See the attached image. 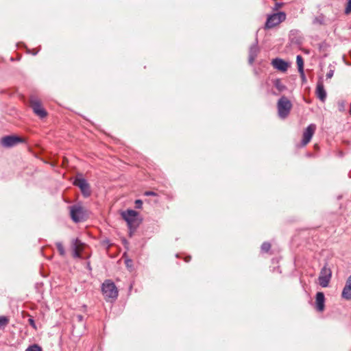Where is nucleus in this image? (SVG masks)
<instances>
[{"mask_svg": "<svg viewBox=\"0 0 351 351\" xmlns=\"http://www.w3.org/2000/svg\"><path fill=\"white\" fill-rule=\"evenodd\" d=\"M274 85L280 92H282L287 88V87L281 82L280 79H276L274 81Z\"/></svg>", "mask_w": 351, "mask_h": 351, "instance_id": "17", "label": "nucleus"}, {"mask_svg": "<svg viewBox=\"0 0 351 351\" xmlns=\"http://www.w3.org/2000/svg\"><path fill=\"white\" fill-rule=\"evenodd\" d=\"M122 218L127 222L128 226L130 231V236L132 232L136 230L139 226L138 213L134 210L128 209L121 212Z\"/></svg>", "mask_w": 351, "mask_h": 351, "instance_id": "1", "label": "nucleus"}, {"mask_svg": "<svg viewBox=\"0 0 351 351\" xmlns=\"http://www.w3.org/2000/svg\"><path fill=\"white\" fill-rule=\"evenodd\" d=\"M325 297L322 292H317L315 297L316 309L319 312H322L325 308Z\"/></svg>", "mask_w": 351, "mask_h": 351, "instance_id": "12", "label": "nucleus"}, {"mask_svg": "<svg viewBox=\"0 0 351 351\" xmlns=\"http://www.w3.org/2000/svg\"><path fill=\"white\" fill-rule=\"evenodd\" d=\"M259 52V48L257 45V43H255L252 45L249 51V63L250 64H252L254 61L255 60L256 58L258 56V53Z\"/></svg>", "mask_w": 351, "mask_h": 351, "instance_id": "15", "label": "nucleus"}, {"mask_svg": "<svg viewBox=\"0 0 351 351\" xmlns=\"http://www.w3.org/2000/svg\"><path fill=\"white\" fill-rule=\"evenodd\" d=\"M333 74H334V71H333V70H330V71L326 73V78H327V79H330V78L333 76Z\"/></svg>", "mask_w": 351, "mask_h": 351, "instance_id": "29", "label": "nucleus"}, {"mask_svg": "<svg viewBox=\"0 0 351 351\" xmlns=\"http://www.w3.org/2000/svg\"><path fill=\"white\" fill-rule=\"evenodd\" d=\"M271 248V245L268 242H264L261 245V250L264 252H267Z\"/></svg>", "mask_w": 351, "mask_h": 351, "instance_id": "24", "label": "nucleus"}, {"mask_svg": "<svg viewBox=\"0 0 351 351\" xmlns=\"http://www.w3.org/2000/svg\"><path fill=\"white\" fill-rule=\"evenodd\" d=\"M73 184L80 189V191L84 197H88L90 195L91 191L90 185L84 178L81 176H77L73 182Z\"/></svg>", "mask_w": 351, "mask_h": 351, "instance_id": "7", "label": "nucleus"}, {"mask_svg": "<svg viewBox=\"0 0 351 351\" xmlns=\"http://www.w3.org/2000/svg\"><path fill=\"white\" fill-rule=\"evenodd\" d=\"M301 75L302 77V79H305L304 75Z\"/></svg>", "mask_w": 351, "mask_h": 351, "instance_id": "34", "label": "nucleus"}, {"mask_svg": "<svg viewBox=\"0 0 351 351\" xmlns=\"http://www.w3.org/2000/svg\"><path fill=\"white\" fill-rule=\"evenodd\" d=\"M69 210L71 218L74 222L78 223L85 220L86 210L81 204H74L69 207Z\"/></svg>", "mask_w": 351, "mask_h": 351, "instance_id": "4", "label": "nucleus"}, {"mask_svg": "<svg viewBox=\"0 0 351 351\" xmlns=\"http://www.w3.org/2000/svg\"><path fill=\"white\" fill-rule=\"evenodd\" d=\"M341 297L347 300H351V275L348 278L341 293Z\"/></svg>", "mask_w": 351, "mask_h": 351, "instance_id": "14", "label": "nucleus"}, {"mask_svg": "<svg viewBox=\"0 0 351 351\" xmlns=\"http://www.w3.org/2000/svg\"><path fill=\"white\" fill-rule=\"evenodd\" d=\"M75 318L79 322H82L84 320V317L82 315H77Z\"/></svg>", "mask_w": 351, "mask_h": 351, "instance_id": "31", "label": "nucleus"}, {"mask_svg": "<svg viewBox=\"0 0 351 351\" xmlns=\"http://www.w3.org/2000/svg\"><path fill=\"white\" fill-rule=\"evenodd\" d=\"M286 19V14L284 12H278L267 16L265 28L271 29L279 25Z\"/></svg>", "mask_w": 351, "mask_h": 351, "instance_id": "5", "label": "nucleus"}, {"mask_svg": "<svg viewBox=\"0 0 351 351\" xmlns=\"http://www.w3.org/2000/svg\"><path fill=\"white\" fill-rule=\"evenodd\" d=\"M101 291L106 299L116 300L118 296V290L114 283L110 280H106L102 284Z\"/></svg>", "mask_w": 351, "mask_h": 351, "instance_id": "3", "label": "nucleus"}, {"mask_svg": "<svg viewBox=\"0 0 351 351\" xmlns=\"http://www.w3.org/2000/svg\"><path fill=\"white\" fill-rule=\"evenodd\" d=\"M82 243L79 239H76L73 240L72 243L73 250H75V249L82 250Z\"/></svg>", "mask_w": 351, "mask_h": 351, "instance_id": "19", "label": "nucleus"}, {"mask_svg": "<svg viewBox=\"0 0 351 351\" xmlns=\"http://www.w3.org/2000/svg\"><path fill=\"white\" fill-rule=\"evenodd\" d=\"M28 322L32 328H34V329H36V326L35 322L33 318H32V317L29 318Z\"/></svg>", "mask_w": 351, "mask_h": 351, "instance_id": "26", "label": "nucleus"}, {"mask_svg": "<svg viewBox=\"0 0 351 351\" xmlns=\"http://www.w3.org/2000/svg\"><path fill=\"white\" fill-rule=\"evenodd\" d=\"M337 107H338V110L340 112H345L346 110V103L344 101L341 100V101H339L338 103H337Z\"/></svg>", "mask_w": 351, "mask_h": 351, "instance_id": "22", "label": "nucleus"}, {"mask_svg": "<svg viewBox=\"0 0 351 351\" xmlns=\"http://www.w3.org/2000/svg\"><path fill=\"white\" fill-rule=\"evenodd\" d=\"M25 351H43L42 348L37 344L29 346Z\"/></svg>", "mask_w": 351, "mask_h": 351, "instance_id": "21", "label": "nucleus"}, {"mask_svg": "<svg viewBox=\"0 0 351 351\" xmlns=\"http://www.w3.org/2000/svg\"><path fill=\"white\" fill-rule=\"evenodd\" d=\"M129 262H130V261H126V264H127V265H130V263H129Z\"/></svg>", "mask_w": 351, "mask_h": 351, "instance_id": "33", "label": "nucleus"}, {"mask_svg": "<svg viewBox=\"0 0 351 351\" xmlns=\"http://www.w3.org/2000/svg\"><path fill=\"white\" fill-rule=\"evenodd\" d=\"M324 21H325V16L322 14H321L319 16H317L316 17H315L313 23L315 25H324Z\"/></svg>", "mask_w": 351, "mask_h": 351, "instance_id": "18", "label": "nucleus"}, {"mask_svg": "<svg viewBox=\"0 0 351 351\" xmlns=\"http://www.w3.org/2000/svg\"><path fill=\"white\" fill-rule=\"evenodd\" d=\"M272 66L277 70L285 72L287 70L288 63L280 58H275L271 62Z\"/></svg>", "mask_w": 351, "mask_h": 351, "instance_id": "13", "label": "nucleus"}, {"mask_svg": "<svg viewBox=\"0 0 351 351\" xmlns=\"http://www.w3.org/2000/svg\"><path fill=\"white\" fill-rule=\"evenodd\" d=\"M145 195H147V196H154L156 195V193L154 192V191H146L145 193Z\"/></svg>", "mask_w": 351, "mask_h": 351, "instance_id": "30", "label": "nucleus"}, {"mask_svg": "<svg viewBox=\"0 0 351 351\" xmlns=\"http://www.w3.org/2000/svg\"><path fill=\"white\" fill-rule=\"evenodd\" d=\"M37 53H38V52H37V51H36V52H35V53H34L33 54H34V55H36V54H37Z\"/></svg>", "mask_w": 351, "mask_h": 351, "instance_id": "35", "label": "nucleus"}, {"mask_svg": "<svg viewBox=\"0 0 351 351\" xmlns=\"http://www.w3.org/2000/svg\"><path fill=\"white\" fill-rule=\"evenodd\" d=\"M29 102L34 112L40 118H45L47 115V111L43 108L40 101L38 98L32 96Z\"/></svg>", "mask_w": 351, "mask_h": 351, "instance_id": "6", "label": "nucleus"}, {"mask_svg": "<svg viewBox=\"0 0 351 351\" xmlns=\"http://www.w3.org/2000/svg\"><path fill=\"white\" fill-rule=\"evenodd\" d=\"M315 94L317 97L320 101H322V102H324L326 101L327 94L324 88L323 80L322 79L319 80L318 82H317Z\"/></svg>", "mask_w": 351, "mask_h": 351, "instance_id": "11", "label": "nucleus"}, {"mask_svg": "<svg viewBox=\"0 0 351 351\" xmlns=\"http://www.w3.org/2000/svg\"><path fill=\"white\" fill-rule=\"evenodd\" d=\"M129 262H130V261H126V264H127V265H130V263H129Z\"/></svg>", "mask_w": 351, "mask_h": 351, "instance_id": "32", "label": "nucleus"}, {"mask_svg": "<svg viewBox=\"0 0 351 351\" xmlns=\"http://www.w3.org/2000/svg\"><path fill=\"white\" fill-rule=\"evenodd\" d=\"M136 208H141L143 205V202L141 199H136L135 201Z\"/></svg>", "mask_w": 351, "mask_h": 351, "instance_id": "27", "label": "nucleus"}, {"mask_svg": "<svg viewBox=\"0 0 351 351\" xmlns=\"http://www.w3.org/2000/svg\"><path fill=\"white\" fill-rule=\"evenodd\" d=\"M80 252H81V250H76L75 249V250H73V256L75 258L80 257Z\"/></svg>", "mask_w": 351, "mask_h": 351, "instance_id": "28", "label": "nucleus"}, {"mask_svg": "<svg viewBox=\"0 0 351 351\" xmlns=\"http://www.w3.org/2000/svg\"><path fill=\"white\" fill-rule=\"evenodd\" d=\"M345 14H351V0H348V4L345 9Z\"/></svg>", "mask_w": 351, "mask_h": 351, "instance_id": "25", "label": "nucleus"}, {"mask_svg": "<svg viewBox=\"0 0 351 351\" xmlns=\"http://www.w3.org/2000/svg\"><path fill=\"white\" fill-rule=\"evenodd\" d=\"M316 130V125L313 123L310 124L304 131L302 143L303 145H306L311 140L315 131Z\"/></svg>", "mask_w": 351, "mask_h": 351, "instance_id": "10", "label": "nucleus"}, {"mask_svg": "<svg viewBox=\"0 0 351 351\" xmlns=\"http://www.w3.org/2000/svg\"><path fill=\"white\" fill-rule=\"evenodd\" d=\"M332 272L327 265H324L321 269L319 276V283L322 287H327L331 278Z\"/></svg>", "mask_w": 351, "mask_h": 351, "instance_id": "8", "label": "nucleus"}, {"mask_svg": "<svg viewBox=\"0 0 351 351\" xmlns=\"http://www.w3.org/2000/svg\"><path fill=\"white\" fill-rule=\"evenodd\" d=\"M8 322L9 320L6 317L0 316V328L5 326L8 324Z\"/></svg>", "mask_w": 351, "mask_h": 351, "instance_id": "23", "label": "nucleus"}, {"mask_svg": "<svg viewBox=\"0 0 351 351\" xmlns=\"http://www.w3.org/2000/svg\"><path fill=\"white\" fill-rule=\"evenodd\" d=\"M23 141V140L19 136H5L1 139V144L5 147H10Z\"/></svg>", "mask_w": 351, "mask_h": 351, "instance_id": "9", "label": "nucleus"}, {"mask_svg": "<svg viewBox=\"0 0 351 351\" xmlns=\"http://www.w3.org/2000/svg\"><path fill=\"white\" fill-rule=\"evenodd\" d=\"M292 108L291 101L285 96H282L277 102L278 114L280 119H285Z\"/></svg>", "mask_w": 351, "mask_h": 351, "instance_id": "2", "label": "nucleus"}, {"mask_svg": "<svg viewBox=\"0 0 351 351\" xmlns=\"http://www.w3.org/2000/svg\"><path fill=\"white\" fill-rule=\"evenodd\" d=\"M296 62L298 68V71L301 75H304V61L301 56H297Z\"/></svg>", "mask_w": 351, "mask_h": 351, "instance_id": "16", "label": "nucleus"}, {"mask_svg": "<svg viewBox=\"0 0 351 351\" xmlns=\"http://www.w3.org/2000/svg\"><path fill=\"white\" fill-rule=\"evenodd\" d=\"M56 245L59 252L60 255H61L62 256H64L65 255L66 252H65V250H64L62 243L61 242H57L56 243Z\"/></svg>", "mask_w": 351, "mask_h": 351, "instance_id": "20", "label": "nucleus"}]
</instances>
